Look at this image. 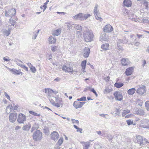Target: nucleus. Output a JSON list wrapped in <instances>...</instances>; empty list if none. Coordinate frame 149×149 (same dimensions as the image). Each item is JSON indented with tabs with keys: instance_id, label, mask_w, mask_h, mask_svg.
Returning a JSON list of instances; mask_svg holds the SVG:
<instances>
[{
	"instance_id": "nucleus-44",
	"label": "nucleus",
	"mask_w": 149,
	"mask_h": 149,
	"mask_svg": "<svg viewBox=\"0 0 149 149\" xmlns=\"http://www.w3.org/2000/svg\"><path fill=\"white\" fill-rule=\"evenodd\" d=\"M29 113L31 115L35 116H39L40 115V114H38L37 113L31 111H29Z\"/></svg>"
},
{
	"instance_id": "nucleus-4",
	"label": "nucleus",
	"mask_w": 149,
	"mask_h": 149,
	"mask_svg": "<svg viewBox=\"0 0 149 149\" xmlns=\"http://www.w3.org/2000/svg\"><path fill=\"white\" fill-rule=\"evenodd\" d=\"M26 120V116L24 114L20 113L17 117V121L19 123H24Z\"/></svg>"
},
{
	"instance_id": "nucleus-17",
	"label": "nucleus",
	"mask_w": 149,
	"mask_h": 149,
	"mask_svg": "<svg viewBox=\"0 0 149 149\" xmlns=\"http://www.w3.org/2000/svg\"><path fill=\"white\" fill-rule=\"evenodd\" d=\"M133 72V68L129 67L126 69L125 71V74L127 76H129L132 74Z\"/></svg>"
},
{
	"instance_id": "nucleus-7",
	"label": "nucleus",
	"mask_w": 149,
	"mask_h": 149,
	"mask_svg": "<svg viewBox=\"0 0 149 149\" xmlns=\"http://www.w3.org/2000/svg\"><path fill=\"white\" fill-rule=\"evenodd\" d=\"M149 120L145 119L142 121L140 127L145 128L149 129Z\"/></svg>"
},
{
	"instance_id": "nucleus-28",
	"label": "nucleus",
	"mask_w": 149,
	"mask_h": 149,
	"mask_svg": "<svg viewBox=\"0 0 149 149\" xmlns=\"http://www.w3.org/2000/svg\"><path fill=\"white\" fill-rule=\"evenodd\" d=\"M82 13H79L74 16L73 18L74 19H78L81 20Z\"/></svg>"
},
{
	"instance_id": "nucleus-1",
	"label": "nucleus",
	"mask_w": 149,
	"mask_h": 149,
	"mask_svg": "<svg viewBox=\"0 0 149 149\" xmlns=\"http://www.w3.org/2000/svg\"><path fill=\"white\" fill-rule=\"evenodd\" d=\"M83 37L85 41L87 42H91L94 37V35L92 31L87 29L84 32Z\"/></svg>"
},
{
	"instance_id": "nucleus-45",
	"label": "nucleus",
	"mask_w": 149,
	"mask_h": 149,
	"mask_svg": "<svg viewBox=\"0 0 149 149\" xmlns=\"http://www.w3.org/2000/svg\"><path fill=\"white\" fill-rule=\"evenodd\" d=\"M53 98H55L56 102V103H61L62 102L61 99L60 98L56 97H54Z\"/></svg>"
},
{
	"instance_id": "nucleus-11",
	"label": "nucleus",
	"mask_w": 149,
	"mask_h": 149,
	"mask_svg": "<svg viewBox=\"0 0 149 149\" xmlns=\"http://www.w3.org/2000/svg\"><path fill=\"white\" fill-rule=\"evenodd\" d=\"M136 140H137V143L139 144L140 145L143 143V141H145L146 143H149V142L147 141L146 139H144L143 140L142 137L139 135L136 136Z\"/></svg>"
},
{
	"instance_id": "nucleus-27",
	"label": "nucleus",
	"mask_w": 149,
	"mask_h": 149,
	"mask_svg": "<svg viewBox=\"0 0 149 149\" xmlns=\"http://www.w3.org/2000/svg\"><path fill=\"white\" fill-rule=\"evenodd\" d=\"M92 141L90 140L86 143L84 142H82V143H85L84 144V149H88L90 146V144L91 143V142H92Z\"/></svg>"
},
{
	"instance_id": "nucleus-37",
	"label": "nucleus",
	"mask_w": 149,
	"mask_h": 149,
	"mask_svg": "<svg viewBox=\"0 0 149 149\" xmlns=\"http://www.w3.org/2000/svg\"><path fill=\"white\" fill-rule=\"evenodd\" d=\"M40 31V30H38L37 31L34 32L33 33V35L32 37V38L33 39H35L37 36L38 35L39 32Z\"/></svg>"
},
{
	"instance_id": "nucleus-31",
	"label": "nucleus",
	"mask_w": 149,
	"mask_h": 149,
	"mask_svg": "<svg viewBox=\"0 0 149 149\" xmlns=\"http://www.w3.org/2000/svg\"><path fill=\"white\" fill-rule=\"evenodd\" d=\"M135 91V89L133 88L129 89L127 91V93L129 95H132L134 94Z\"/></svg>"
},
{
	"instance_id": "nucleus-47",
	"label": "nucleus",
	"mask_w": 149,
	"mask_h": 149,
	"mask_svg": "<svg viewBox=\"0 0 149 149\" xmlns=\"http://www.w3.org/2000/svg\"><path fill=\"white\" fill-rule=\"evenodd\" d=\"M145 107L148 111H149V101H147L145 103Z\"/></svg>"
},
{
	"instance_id": "nucleus-57",
	"label": "nucleus",
	"mask_w": 149,
	"mask_h": 149,
	"mask_svg": "<svg viewBox=\"0 0 149 149\" xmlns=\"http://www.w3.org/2000/svg\"><path fill=\"white\" fill-rule=\"evenodd\" d=\"M4 95L8 99L10 100V96L7 94L5 92H4Z\"/></svg>"
},
{
	"instance_id": "nucleus-51",
	"label": "nucleus",
	"mask_w": 149,
	"mask_h": 149,
	"mask_svg": "<svg viewBox=\"0 0 149 149\" xmlns=\"http://www.w3.org/2000/svg\"><path fill=\"white\" fill-rule=\"evenodd\" d=\"M57 46H51V50L53 52L56 51L57 50Z\"/></svg>"
},
{
	"instance_id": "nucleus-41",
	"label": "nucleus",
	"mask_w": 149,
	"mask_h": 149,
	"mask_svg": "<svg viewBox=\"0 0 149 149\" xmlns=\"http://www.w3.org/2000/svg\"><path fill=\"white\" fill-rule=\"evenodd\" d=\"M130 112V110L127 109L126 110H124L123 111V112L122 116L123 117H124L127 114V113H129Z\"/></svg>"
},
{
	"instance_id": "nucleus-53",
	"label": "nucleus",
	"mask_w": 149,
	"mask_h": 149,
	"mask_svg": "<svg viewBox=\"0 0 149 149\" xmlns=\"http://www.w3.org/2000/svg\"><path fill=\"white\" fill-rule=\"evenodd\" d=\"M9 57L8 56H6V57H4L3 58V59L4 61H9L10 60V59H9Z\"/></svg>"
},
{
	"instance_id": "nucleus-3",
	"label": "nucleus",
	"mask_w": 149,
	"mask_h": 149,
	"mask_svg": "<svg viewBox=\"0 0 149 149\" xmlns=\"http://www.w3.org/2000/svg\"><path fill=\"white\" fill-rule=\"evenodd\" d=\"M16 13V10L14 8H11L8 10L5 11V16L7 17H12Z\"/></svg>"
},
{
	"instance_id": "nucleus-48",
	"label": "nucleus",
	"mask_w": 149,
	"mask_h": 149,
	"mask_svg": "<svg viewBox=\"0 0 149 149\" xmlns=\"http://www.w3.org/2000/svg\"><path fill=\"white\" fill-rule=\"evenodd\" d=\"M86 100V97H83L77 99V100L78 101H85Z\"/></svg>"
},
{
	"instance_id": "nucleus-33",
	"label": "nucleus",
	"mask_w": 149,
	"mask_h": 149,
	"mask_svg": "<svg viewBox=\"0 0 149 149\" xmlns=\"http://www.w3.org/2000/svg\"><path fill=\"white\" fill-rule=\"evenodd\" d=\"M13 109V107L12 105H9L6 108V112L9 113Z\"/></svg>"
},
{
	"instance_id": "nucleus-22",
	"label": "nucleus",
	"mask_w": 149,
	"mask_h": 149,
	"mask_svg": "<svg viewBox=\"0 0 149 149\" xmlns=\"http://www.w3.org/2000/svg\"><path fill=\"white\" fill-rule=\"evenodd\" d=\"M132 4L130 0H124L123 2V4L127 7H130Z\"/></svg>"
},
{
	"instance_id": "nucleus-25",
	"label": "nucleus",
	"mask_w": 149,
	"mask_h": 149,
	"mask_svg": "<svg viewBox=\"0 0 149 149\" xmlns=\"http://www.w3.org/2000/svg\"><path fill=\"white\" fill-rule=\"evenodd\" d=\"M74 24L72 22H67L65 23V26H67L68 30H70L71 28L73 27Z\"/></svg>"
},
{
	"instance_id": "nucleus-50",
	"label": "nucleus",
	"mask_w": 149,
	"mask_h": 149,
	"mask_svg": "<svg viewBox=\"0 0 149 149\" xmlns=\"http://www.w3.org/2000/svg\"><path fill=\"white\" fill-rule=\"evenodd\" d=\"M30 69L32 72L35 73L36 72V69L34 67L33 65H32L31 67H30Z\"/></svg>"
},
{
	"instance_id": "nucleus-29",
	"label": "nucleus",
	"mask_w": 149,
	"mask_h": 149,
	"mask_svg": "<svg viewBox=\"0 0 149 149\" xmlns=\"http://www.w3.org/2000/svg\"><path fill=\"white\" fill-rule=\"evenodd\" d=\"M136 113L139 115H143L145 114L143 110L141 109H138L136 111Z\"/></svg>"
},
{
	"instance_id": "nucleus-40",
	"label": "nucleus",
	"mask_w": 149,
	"mask_h": 149,
	"mask_svg": "<svg viewBox=\"0 0 149 149\" xmlns=\"http://www.w3.org/2000/svg\"><path fill=\"white\" fill-rule=\"evenodd\" d=\"M86 60H84L82 62L81 64V66L83 69L84 70L86 68Z\"/></svg>"
},
{
	"instance_id": "nucleus-54",
	"label": "nucleus",
	"mask_w": 149,
	"mask_h": 149,
	"mask_svg": "<svg viewBox=\"0 0 149 149\" xmlns=\"http://www.w3.org/2000/svg\"><path fill=\"white\" fill-rule=\"evenodd\" d=\"M118 48L117 49L119 50H122L123 48L122 46L119 44H117Z\"/></svg>"
},
{
	"instance_id": "nucleus-21",
	"label": "nucleus",
	"mask_w": 149,
	"mask_h": 149,
	"mask_svg": "<svg viewBox=\"0 0 149 149\" xmlns=\"http://www.w3.org/2000/svg\"><path fill=\"white\" fill-rule=\"evenodd\" d=\"M112 90V88L111 86H108L106 87L103 91V93L104 94H107L109 93Z\"/></svg>"
},
{
	"instance_id": "nucleus-24",
	"label": "nucleus",
	"mask_w": 149,
	"mask_h": 149,
	"mask_svg": "<svg viewBox=\"0 0 149 149\" xmlns=\"http://www.w3.org/2000/svg\"><path fill=\"white\" fill-rule=\"evenodd\" d=\"M90 14H83L82 13L81 20H85L90 16Z\"/></svg>"
},
{
	"instance_id": "nucleus-5",
	"label": "nucleus",
	"mask_w": 149,
	"mask_h": 149,
	"mask_svg": "<svg viewBox=\"0 0 149 149\" xmlns=\"http://www.w3.org/2000/svg\"><path fill=\"white\" fill-rule=\"evenodd\" d=\"M62 69L65 72H72L73 70L72 67L69 65H64L62 67Z\"/></svg>"
},
{
	"instance_id": "nucleus-16",
	"label": "nucleus",
	"mask_w": 149,
	"mask_h": 149,
	"mask_svg": "<svg viewBox=\"0 0 149 149\" xmlns=\"http://www.w3.org/2000/svg\"><path fill=\"white\" fill-rule=\"evenodd\" d=\"M14 18H12V17H11L9 19V23L10 22V24H11V25H9L8 26H12L13 27H14V25L16 22V21H17V17H16L15 16H14Z\"/></svg>"
},
{
	"instance_id": "nucleus-15",
	"label": "nucleus",
	"mask_w": 149,
	"mask_h": 149,
	"mask_svg": "<svg viewBox=\"0 0 149 149\" xmlns=\"http://www.w3.org/2000/svg\"><path fill=\"white\" fill-rule=\"evenodd\" d=\"M10 26H8V30L4 29L3 31V34L6 36H8L10 34V31L12 29H13L15 27H13L11 28H9Z\"/></svg>"
},
{
	"instance_id": "nucleus-34",
	"label": "nucleus",
	"mask_w": 149,
	"mask_h": 149,
	"mask_svg": "<svg viewBox=\"0 0 149 149\" xmlns=\"http://www.w3.org/2000/svg\"><path fill=\"white\" fill-rule=\"evenodd\" d=\"M98 5H96L95 6L93 10V13L95 15L100 14L98 10Z\"/></svg>"
},
{
	"instance_id": "nucleus-30",
	"label": "nucleus",
	"mask_w": 149,
	"mask_h": 149,
	"mask_svg": "<svg viewBox=\"0 0 149 149\" xmlns=\"http://www.w3.org/2000/svg\"><path fill=\"white\" fill-rule=\"evenodd\" d=\"M48 40L49 42V43H55L56 41V38L53 37L52 36H50L49 37Z\"/></svg>"
},
{
	"instance_id": "nucleus-39",
	"label": "nucleus",
	"mask_w": 149,
	"mask_h": 149,
	"mask_svg": "<svg viewBox=\"0 0 149 149\" xmlns=\"http://www.w3.org/2000/svg\"><path fill=\"white\" fill-rule=\"evenodd\" d=\"M43 132L46 135H48L49 134V130L48 127H45L43 129Z\"/></svg>"
},
{
	"instance_id": "nucleus-43",
	"label": "nucleus",
	"mask_w": 149,
	"mask_h": 149,
	"mask_svg": "<svg viewBox=\"0 0 149 149\" xmlns=\"http://www.w3.org/2000/svg\"><path fill=\"white\" fill-rule=\"evenodd\" d=\"M107 138L109 139V141L111 142H112V140L113 139V136L110 134H108L106 136Z\"/></svg>"
},
{
	"instance_id": "nucleus-14",
	"label": "nucleus",
	"mask_w": 149,
	"mask_h": 149,
	"mask_svg": "<svg viewBox=\"0 0 149 149\" xmlns=\"http://www.w3.org/2000/svg\"><path fill=\"white\" fill-rule=\"evenodd\" d=\"M113 28L110 24L106 25L103 28L104 31L106 32H110L113 31Z\"/></svg>"
},
{
	"instance_id": "nucleus-2",
	"label": "nucleus",
	"mask_w": 149,
	"mask_h": 149,
	"mask_svg": "<svg viewBox=\"0 0 149 149\" xmlns=\"http://www.w3.org/2000/svg\"><path fill=\"white\" fill-rule=\"evenodd\" d=\"M33 139L36 141H40L42 138V133L39 130H36L33 134Z\"/></svg>"
},
{
	"instance_id": "nucleus-8",
	"label": "nucleus",
	"mask_w": 149,
	"mask_h": 149,
	"mask_svg": "<svg viewBox=\"0 0 149 149\" xmlns=\"http://www.w3.org/2000/svg\"><path fill=\"white\" fill-rule=\"evenodd\" d=\"M17 117V114L16 113H12L9 116V121L12 123L14 122Z\"/></svg>"
},
{
	"instance_id": "nucleus-12",
	"label": "nucleus",
	"mask_w": 149,
	"mask_h": 149,
	"mask_svg": "<svg viewBox=\"0 0 149 149\" xmlns=\"http://www.w3.org/2000/svg\"><path fill=\"white\" fill-rule=\"evenodd\" d=\"M90 49L88 47H85L83 49V56L85 58H87L88 57L90 53Z\"/></svg>"
},
{
	"instance_id": "nucleus-58",
	"label": "nucleus",
	"mask_w": 149,
	"mask_h": 149,
	"mask_svg": "<svg viewBox=\"0 0 149 149\" xmlns=\"http://www.w3.org/2000/svg\"><path fill=\"white\" fill-rule=\"evenodd\" d=\"M123 41L122 40L119 39L117 41V44L120 45V43H123Z\"/></svg>"
},
{
	"instance_id": "nucleus-35",
	"label": "nucleus",
	"mask_w": 149,
	"mask_h": 149,
	"mask_svg": "<svg viewBox=\"0 0 149 149\" xmlns=\"http://www.w3.org/2000/svg\"><path fill=\"white\" fill-rule=\"evenodd\" d=\"M73 27L75 29L79 30L80 31H81L82 30V27L79 24H74Z\"/></svg>"
},
{
	"instance_id": "nucleus-38",
	"label": "nucleus",
	"mask_w": 149,
	"mask_h": 149,
	"mask_svg": "<svg viewBox=\"0 0 149 149\" xmlns=\"http://www.w3.org/2000/svg\"><path fill=\"white\" fill-rule=\"evenodd\" d=\"M14 62H15L17 65L20 66L21 67H22V66L23 65L22 64V63L21 61L17 59H15L14 60Z\"/></svg>"
},
{
	"instance_id": "nucleus-23",
	"label": "nucleus",
	"mask_w": 149,
	"mask_h": 149,
	"mask_svg": "<svg viewBox=\"0 0 149 149\" xmlns=\"http://www.w3.org/2000/svg\"><path fill=\"white\" fill-rule=\"evenodd\" d=\"M109 45L108 43L104 44L101 46V48L104 51L109 49Z\"/></svg>"
},
{
	"instance_id": "nucleus-62",
	"label": "nucleus",
	"mask_w": 149,
	"mask_h": 149,
	"mask_svg": "<svg viewBox=\"0 0 149 149\" xmlns=\"http://www.w3.org/2000/svg\"><path fill=\"white\" fill-rule=\"evenodd\" d=\"M137 36L139 38H143V36L142 35H140L138 34H137Z\"/></svg>"
},
{
	"instance_id": "nucleus-60",
	"label": "nucleus",
	"mask_w": 149,
	"mask_h": 149,
	"mask_svg": "<svg viewBox=\"0 0 149 149\" xmlns=\"http://www.w3.org/2000/svg\"><path fill=\"white\" fill-rule=\"evenodd\" d=\"M142 62L143 63V64H142V66L143 67H144V66L146 64V61L145 60V59H143V60H142Z\"/></svg>"
},
{
	"instance_id": "nucleus-52",
	"label": "nucleus",
	"mask_w": 149,
	"mask_h": 149,
	"mask_svg": "<svg viewBox=\"0 0 149 149\" xmlns=\"http://www.w3.org/2000/svg\"><path fill=\"white\" fill-rule=\"evenodd\" d=\"M120 113V111L119 109H116V111L115 113V117H116L117 116H119Z\"/></svg>"
},
{
	"instance_id": "nucleus-32",
	"label": "nucleus",
	"mask_w": 149,
	"mask_h": 149,
	"mask_svg": "<svg viewBox=\"0 0 149 149\" xmlns=\"http://www.w3.org/2000/svg\"><path fill=\"white\" fill-rule=\"evenodd\" d=\"M45 91L46 93L49 96L51 95L52 91V89L49 88H45Z\"/></svg>"
},
{
	"instance_id": "nucleus-46",
	"label": "nucleus",
	"mask_w": 149,
	"mask_h": 149,
	"mask_svg": "<svg viewBox=\"0 0 149 149\" xmlns=\"http://www.w3.org/2000/svg\"><path fill=\"white\" fill-rule=\"evenodd\" d=\"M63 139L62 137L60 138V139L58 140L57 143L59 145V146H60L62 144L63 142Z\"/></svg>"
},
{
	"instance_id": "nucleus-42",
	"label": "nucleus",
	"mask_w": 149,
	"mask_h": 149,
	"mask_svg": "<svg viewBox=\"0 0 149 149\" xmlns=\"http://www.w3.org/2000/svg\"><path fill=\"white\" fill-rule=\"evenodd\" d=\"M96 18V19L98 20H99L100 22H101L102 20V19L101 17L100 14L98 15H95Z\"/></svg>"
},
{
	"instance_id": "nucleus-56",
	"label": "nucleus",
	"mask_w": 149,
	"mask_h": 149,
	"mask_svg": "<svg viewBox=\"0 0 149 149\" xmlns=\"http://www.w3.org/2000/svg\"><path fill=\"white\" fill-rule=\"evenodd\" d=\"M90 88H91V87L88 86L87 87L84 89V91L85 92H86L89 90H90Z\"/></svg>"
},
{
	"instance_id": "nucleus-20",
	"label": "nucleus",
	"mask_w": 149,
	"mask_h": 149,
	"mask_svg": "<svg viewBox=\"0 0 149 149\" xmlns=\"http://www.w3.org/2000/svg\"><path fill=\"white\" fill-rule=\"evenodd\" d=\"M8 69H9V70L14 74H20V73L21 74V75L22 74V73L20 72V70H18L15 69H11L9 68H8Z\"/></svg>"
},
{
	"instance_id": "nucleus-10",
	"label": "nucleus",
	"mask_w": 149,
	"mask_h": 149,
	"mask_svg": "<svg viewBox=\"0 0 149 149\" xmlns=\"http://www.w3.org/2000/svg\"><path fill=\"white\" fill-rule=\"evenodd\" d=\"M85 103V102H79L75 101L73 103V105L75 108L76 109H78L81 107Z\"/></svg>"
},
{
	"instance_id": "nucleus-64",
	"label": "nucleus",
	"mask_w": 149,
	"mask_h": 149,
	"mask_svg": "<svg viewBox=\"0 0 149 149\" xmlns=\"http://www.w3.org/2000/svg\"><path fill=\"white\" fill-rule=\"evenodd\" d=\"M82 128H79L77 130V132H79L81 133H82Z\"/></svg>"
},
{
	"instance_id": "nucleus-61",
	"label": "nucleus",
	"mask_w": 149,
	"mask_h": 149,
	"mask_svg": "<svg viewBox=\"0 0 149 149\" xmlns=\"http://www.w3.org/2000/svg\"><path fill=\"white\" fill-rule=\"evenodd\" d=\"M14 107H13V110H17L18 106V105H15V104H13Z\"/></svg>"
},
{
	"instance_id": "nucleus-9",
	"label": "nucleus",
	"mask_w": 149,
	"mask_h": 149,
	"mask_svg": "<svg viewBox=\"0 0 149 149\" xmlns=\"http://www.w3.org/2000/svg\"><path fill=\"white\" fill-rule=\"evenodd\" d=\"M51 139L54 141H56L59 138L58 133L56 131H54L52 133L51 135Z\"/></svg>"
},
{
	"instance_id": "nucleus-55",
	"label": "nucleus",
	"mask_w": 149,
	"mask_h": 149,
	"mask_svg": "<svg viewBox=\"0 0 149 149\" xmlns=\"http://www.w3.org/2000/svg\"><path fill=\"white\" fill-rule=\"evenodd\" d=\"M71 120L72 121L73 123H77V124L79 123V121L78 120H76L74 119H72Z\"/></svg>"
},
{
	"instance_id": "nucleus-13",
	"label": "nucleus",
	"mask_w": 149,
	"mask_h": 149,
	"mask_svg": "<svg viewBox=\"0 0 149 149\" xmlns=\"http://www.w3.org/2000/svg\"><path fill=\"white\" fill-rule=\"evenodd\" d=\"M146 87L145 86H142L140 87L136 91V93L140 95H142L146 92Z\"/></svg>"
},
{
	"instance_id": "nucleus-18",
	"label": "nucleus",
	"mask_w": 149,
	"mask_h": 149,
	"mask_svg": "<svg viewBox=\"0 0 149 149\" xmlns=\"http://www.w3.org/2000/svg\"><path fill=\"white\" fill-rule=\"evenodd\" d=\"M121 62L123 66L128 65L130 63V62L128 59L125 58H122L121 61Z\"/></svg>"
},
{
	"instance_id": "nucleus-49",
	"label": "nucleus",
	"mask_w": 149,
	"mask_h": 149,
	"mask_svg": "<svg viewBox=\"0 0 149 149\" xmlns=\"http://www.w3.org/2000/svg\"><path fill=\"white\" fill-rule=\"evenodd\" d=\"M127 124L128 125H130L133 124V122L132 120H126Z\"/></svg>"
},
{
	"instance_id": "nucleus-36",
	"label": "nucleus",
	"mask_w": 149,
	"mask_h": 149,
	"mask_svg": "<svg viewBox=\"0 0 149 149\" xmlns=\"http://www.w3.org/2000/svg\"><path fill=\"white\" fill-rule=\"evenodd\" d=\"M123 83L121 82H116L114 84V86L117 88H120L123 86Z\"/></svg>"
},
{
	"instance_id": "nucleus-19",
	"label": "nucleus",
	"mask_w": 149,
	"mask_h": 149,
	"mask_svg": "<svg viewBox=\"0 0 149 149\" xmlns=\"http://www.w3.org/2000/svg\"><path fill=\"white\" fill-rule=\"evenodd\" d=\"M31 127V125L29 123L26 125H24L22 127V129L24 131H29Z\"/></svg>"
},
{
	"instance_id": "nucleus-59",
	"label": "nucleus",
	"mask_w": 149,
	"mask_h": 149,
	"mask_svg": "<svg viewBox=\"0 0 149 149\" xmlns=\"http://www.w3.org/2000/svg\"><path fill=\"white\" fill-rule=\"evenodd\" d=\"M21 67L23 68L26 71H28V68L27 67H26V66L23 65Z\"/></svg>"
},
{
	"instance_id": "nucleus-6",
	"label": "nucleus",
	"mask_w": 149,
	"mask_h": 149,
	"mask_svg": "<svg viewBox=\"0 0 149 149\" xmlns=\"http://www.w3.org/2000/svg\"><path fill=\"white\" fill-rule=\"evenodd\" d=\"M113 95L116 100L121 101L123 99V97L122 93L119 91H115L113 93Z\"/></svg>"
},
{
	"instance_id": "nucleus-26",
	"label": "nucleus",
	"mask_w": 149,
	"mask_h": 149,
	"mask_svg": "<svg viewBox=\"0 0 149 149\" xmlns=\"http://www.w3.org/2000/svg\"><path fill=\"white\" fill-rule=\"evenodd\" d=\"M61 29H58L54 31L53 34L54 36H58L61 33Z\"/></svg>"
},
{
	"instance_id": "nucleus-63",
	"label": "nucleus",
	"mask_w": 149,
	"mask_h": 149,
	"mask_svg": "<svg viewBox=\"0 0 149 149\" xmlns=\"http://www.w3.org/2000/svg\"><path fill=\"white\" fill-rule=\"evenodd\" d=\"M60 103H55L54 105V106H55L56 107H59L60 106Z\"/></svg>"
}]
</instances>
